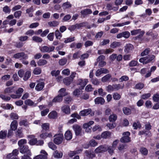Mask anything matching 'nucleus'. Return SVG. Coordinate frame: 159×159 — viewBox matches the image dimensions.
<instances>
[{
    "label": "nucleus",
    "mask_w": 159,
    "mask_h": 159,
    "mask_svg": "<svg viewBox=\"0 0 159 159\" xmlns=\"http://www.w3.org/2000/svg\"><path fill=\"white\" fill-rule=\"evenodd\" d=\"M155 58V56L152 55L151 56L148 55L146 57L141 58L139 60V61L143 64L148 63L154 60Z\"/></svg>",
    "instance_id": "f257e3e1"
},
{
    "label": "nucleus",
    "mask_w": 159,
    "mask_h": 159,
    "mask_svg": "<svg viewBox=\"0 0 159 159\" xmlns=\"http://www.w3.org/2000/svg\"><path fill=\"white\" fill-rule=\"evenodd\" d=\"M105 59V56L102 55H100L98 57L97 61L98 63V66L99 67H102L106 65V62L104 61Z\"/></svg>",
    "instance_id": "f03ea898"
},
{
    "label": "nucleus",
    "mask_w": 159,
    "mask_h": 159,
    "mask_svg": "<svg viewBox=\"0 0 159 159\" xmlns=\"http://www.w3.org/2000/svg\"><path fill=\"white\" fill-rule=\"evenodd\" d=\"M130 133L129 132H124L123 134V136L121 139L120 141L122 143L129 142L130 141V138L129 137Z\"/></svg>",
    "instance_id": "7ed1b4c3"
},
{
    "label": "nucleus",
    "mask_w": 159,
    "mask_h": 159,
    "mask_svg": "<svg viewBox=\"0 0 159 159\" xmlns=\"http://www.w3.org/2000/svg\"><path fill=\"white\" fill-rule=\"evenodd\" d=\"M106 145H101L97 148L94 150L96 153H102L106 151Z\"/></svg>",
    "instance_id": "20e7f679"
},
{
    "label": "nucleus",
    "mask_w": 159,
    "mask_h": 159,
    "mask_svg": "<svg viewBox=\"0 0 159 159\" xmlns=\"http://www.w3.org/2000/svg\"><path fill=\"white\" fill-rule=\"evenodd\" d=\"M55 48V47L53 46L48 47L46 46H44L40 48V51L43 52H48L53 51Z\"/></svg>",
    "instance_id": "39448f33"
},
{
    "label": "nucleus",
    "mask_w": 159,
    "mask_h": 159,
    "mask_svg": "<svg viewBox=\"0 0 159 159\" xmlns=\"http://www.w3.org/2000/svg\"><path fill=\"white\" fill-rule=\"evenodd\" d=\"M13 57L16 59L21 58L23 59H25L28 57V56L23 52H20L15 54Z\"/></svg>",
    "instance_id": "423d86ee"
},
{
    "label": "nucleus",
    "mask_w": 159,
    "mask_h": 159,
    "mask_svg": "<svg viewBox=\"0 0 159 159\" xmlns=\"http://www.w3.org/2000/svg\"><path fill=\"white\" fill-rule=\"evenodd\" d=\"M130 36V33L127 31H124L118 34L116 36L118 39H120L122 37H124L125 38L127 39Z\"/></svg>",
    "instance_id": "0eeeda50"
},
{
    "label": "nucleus",
    "mask_w": 159,
    "mask_h": 159,
    "mask_svg": "<svg viewBox=\"0 0 159 159\" xmlns=\"http://www.w3.org/2000/svg\"><path fill=\"white\" fill-rule=\"evenodd\" d=\"M109 71L105 68H101L96 71L95 75L96 76H99L102 74H107L109 73Z\"/></svg>",
    "instance_id": "6e6552de"
},
{
    "label": "nucleus",
    "mask_w": 159,
    "mask_h": 159,
    "mask_svg": "<svg viewBox=\"0 0 159 159\" xmlns=\"http://www.w3.org/2000/svg\"><path fill=\"white\" fill-rule=\"evenodd\" d=\"M54 139V143L57 144H59L61 143L63 140V135L61 134H59L57 135H56Z\"/></svg>",
    "instance_id": "1a4fd4ad"
},
{
    "label": "nucleus",
    "mask_w": 159,
    "mask_h": 159,
    "mask_svg": "<svg viewBox=\"0 0 159 159\" xmlns=\"http://www.w3.org/2000/svg\"><path fill=\"white\" fill-rule=\"evenodd\" d=\"M88 82V80L87 79H79L78 80L77 84L80 85L81 87L80 89H83Z\"/></svg>",
    "instance_id": "9d476101"
},
{
    "label": "nucleus",
    "mask_w": 159,
    "mask_h": 159,
    "mask_svg": "<svg viewBox=\"0 0 159 159\" xmlns=\"http://www.w3.org/2000/svg\"><path fill=\"white\" fill-rule=\"evenodd\" d=\"M20 152L22 153H26L27 154L31 155L30 150L28 149L27 146H24L20 148Z\"/></svg>",
    "instance_id": "9b49d317"
},
{
    "label": "nucleus",
    "mask_w": 159,
    "mask_h": 159,
    "mask_svg": "<svg viewBox=\"0 0 159 159\" xmlns=\"http://www.w3.org/2000/svg\"><path fill=\"white\" fill-rule=\"evenodd\" d=\"M34 136L33 135H28V137L31 139L30 140L29 143L31 145H34L37 142V139L34 138Z\"/></svg>",
    "instance_id": "f8f14e48"
},
{
    "label": "nucleus",
    "mask_w": 159,
    "mask_h": 159,
    "mask_svg": "<svg viewBox=\"0 0 159 159\" xmlns=\"http://www.w3.org/2000/svg\"><path fill=\"white\" fill-rule=\"evenodd\" d=\"M73 128L75 131L76 135H79L80 134L81 132V129L79 125H74L73 126Z\"/></svg>",
    "instance_id": "ddd939ff"
},
{
    "label": "nucleus",
    "mask_w": 159,
    "mask_h": 159,
    "mask_svg": "<svg viewBox=\"0 0 159 159\" xmlns=\"http://www.w3.org/2000/svg\"><path fill=\"white\" fill-rule=\"evenodd\" d=\"M105 101L104 98L101 97H98L96 98L94 100V102L96 104H104Z\"/></svg>",
    "instance_id": "4468645a"
},
{
    "label": "nucleus",
    "mask_w": 159,
    "mask_h": 159,
    "mask_svg": "<svg viewBox=\"0 0 159 159\" xmlns=\"http://www.w3.org/2000/svg\"><path fill=\"white\" fill-rule=\"evenodd\" d=\"M133 48L134 46L130 44H127L125 47L124 52L126 53H128Z\"/></svg>",
    "instance_id": "2eb2a0df"
},
{
    "label": "nucleus",
    "mask_w": 159,
    "mask_h": 159,
    "mask_svg": "<svg viewBox=\"0 0 159 159\" xmlns=\"http://www.w3.org/2000/svg\"><path fill=\"white\" fill-rule=\"evenodd\" d=\"M85 155L89 159H92L95 157V155L91 151L86 150L85 151Z\"/></svg>",
    "instance_id": "dca6fc26"
},
{
    "label": "nucleus",
    "mask_w": 159,
    "mask_h": 159,
    "mask_svg": "<svg viewBox=\"0 0 159 159\" xmlns=\"http://www.w3.org/2000/svg\"><path fill=\"white\" fill-rule=\"evenodd\" d=\"M91 111V110L90 109H85L81 111L80 114L81 116H86L90 114Z\"/></svg>",
    "instance_id": "f3484780"
},
{
    "label": "nucleus",
    "mask_w": 159,
    "mask_h": 159,
    "mask_svg": "<svg viewBox=\"0 0 159 159\" xmlns=\"http://www.w3.org/2000/svg\"><path fill=\"white\" fill-rule=\"evenodd\" d=\"M62 111L66 114H69L70 113V109L69 106L65 105L63 106L61 108Z\"/></svg>",
    "instance_id": "a211bd4d"
},
{
    "label": "nucleus",
    "mask_w": 159,
    "mask_h": 159,
    "mask_svg": "<svg viewBox=\"0 0 159 159\" xmlns=\"http://www.w3.org/2000/svg\"><path fill=\"white\" fill-rule=\"evenodd\" d=\"M18 126V123L16 120H14L11 123L10 125V129L14 130H16Z\"/></svg>",
    "instance_id": "6ab92c4d"
},
{
    "label": "nucleus",
    "mask_w": 159,
    "mask_h": 159,
    "mask_svg": "<svg viewBox=\"0 0 159 159\" xmlns=\"http://www.w3.org/2000/svg\"><path fill=\"white\" fill-rule=\"evenodd\" d=\"M44 84L43 82H40L38 83L35 87V89L38 91L41 90L43 88Z\"/></svg>",
    "instance_id": "aec40b11"
},
{
    "label": "nucleus",
    "mask_w": 159,
    "mask_h": 159,
    "mask_svg": "<svg viewBox=\"0 0 159 159\" xmlns=\"http://www.w3.org/2000/svg\"><path fill=\"white\" fill-rule=\"evenodd\" d=\"M124 84H113L114 90L117 91L120 89H122L124 88Z\"/></svg>",
    "instance_id": "412c9836"
},
{
    "label": "nucleus",
    "mask_w": 159,
    "mask_h": 159,
    "mask_svg": "<svg viewBox=\"0 0 159 159\" xmlns=\"http://www.w3.org/2000/svg\"><path fill=\"white\" fill-rule=\"evenodd\" d=\"M106 9L107 10H118L119 7H113L111 3H109L107 4Z\"/></svg>",
    "instance_id": "4be33fe9"
},
{
    "label": "nucleus",
    "mask_w": 159,
    "mask_h": 159,
    "mask_svg": "<svg viewBox=\"0 0 159 159\" xmlns=\"http://www.w3.org/2000/svg\"><path fill=\"white\" fill-rule=\"evenodd\" d=\"M117 115L114 114H111L109 117L108 120L111 122H114L117 119Z\"/></svg>",
    "instance_id": "5701e85b"
},
{
    "label": "nucleus",
    "mask_w": 159,
    "mask_h": 159,
    "mask_svg": "<svg viewBox=\"0 0 159 159\" xmlns=\"http://www.w3.org/2000/svg\"><path fill=\"white\" fill-rule=\"evenodd\" d=\"M111 135V133L108 131H106L103 132L101 134V137L104 139L108 138Z\"/></svg>",
    "instance_id": "b1692460"
},
{
    "label": "nucleus",
    "mask_w": 159,
    "mask_h": 159,
    "mask_svg": "<svg viewBox=\"0 0 159 159\" xmlns=\"http://www.w3.org/2000/svg\"><path fill=\"white\" fill-rule=\"evenodd\" d=\"M72 134L70 131H67L65 134V138L68 140H70L72 138Z\"/></svg>",
    "instance_id": "393cba45"
},
{
    "label": "nucleus",
    "mask_w": 159,
    "mask_h": 159,
    "mask_svg": "<svg viewBox=\"0 0 159 159\" xmlns=\"http://www.w3.org/2000/svg\"><path fill=\"white\" fill-rule=\"evenodd\" d=\"M118 148L119 151L124 152L128 148V146L126 144H121L119 146Z\"/></svg>",
    "instance_id": "a878e982"
},
{
    "label": "nucleus",
    "mask_w": 159,
    "mask_h": 159,
    "mask_svg": "<svg viewBox=\"0 0 159 159\" xmlns=\"http://www.w3.org/2000/svg\"><path fill=\"white\" fill-rule=\"evenodd\" d=\"M111 78V75L110 74H107L104 76L101 79V81L103 82H105Z\"/></svg>",
    "instance_id": "bb28decb"
},
{
    "label": "nucleus",
    "mask_w": 159,
    "mask_h": 159,
    "mask_svg": "<svg viewBox=\"0 0 159 159\" xmlns=\"http://www.w3.org/2000/svg\"><path fill=\"white\" fill-rule=\"evenodd\" d=\"M53 155L54 157L59 158L62 157L63 153L61 152H59L57 150H56L54 152Z\"/></svg>",
    "instance_id": "cd10ccee"
},
{
    "label": "nucleus",
    "mask_w": 159,
    "mask_h": 159,
    "mask_svg": "<svg viewBox=\"0 0 159 159\" xmlns=\"http://www.w3.org/2000/svg\"><path fill=\"white\" fill-rule=\"evenodd\" d=\"M15 87H8L6 88L4 90V92L5 94L12 93L14 92L15 91L13 90V89Z\"/></svg>",
    "instance_id": "c85d7f7f"
},
{
    "label": "nucleus",
    "mask_w": 159,
    "mask_h": 159,
    "mask_svg": "<svg viewBox=\"0 0 159 159\" xmlns=\"http://www.w3.org/2000/svg\"><path fill=\"white\" fill-rule=\"evenodd\" d=\"M16 136L17 138H22L23 136L22 131L21 129H18L16 132Z\"/></svg>",
    "instance_id": "c756f323"
},
{
    "label": "nucleus",
    "mask_w": 159,
    "mask_h": 159,
    "mask_svg": "<svg viewBox=\"0 0 159 159\" xmlns=\"http://www.w3.org/2000/svg\"><path fill=\"white\" fill-rule=\"evenodd\" d=\"M62 97L59 94L55 97L52 100L53 102H60L62 100Z\"/></svg>",
    "instance_id": "7c9ffc66"
},
{
    "label": "nucleus",
    "mask_w": 159,
    "mask_h": 159,
    "mask_svg": "<svg viewBox=\"0 0 159 159\" xmlns=\"http://www.w3.org/2000/svg\"><path fill=\"white\" fill-rule=\"evenodd\" d=\"M140 152L142 155L146 156L148 154V151L147 148L144 147L140 148Z\"/></svg>",
    "instance_id": "2f4dec72"
},
{
    "label": "nucleus",
    "mask_w": 159,
    "mask_h": 159,
    "mask_svg": "<svg viewBox=\"0 0 159 159\" xmlns=\"http://www.w3.org/2000/svg\"><path fill=\"white\" fill-rule=\"evenodd\" d=\"M57 113L55 111H52L49 113L48 115L49 118L54 119L57 117Z\"/></svg>",
    "instance_id": "473e14b6"
},
{
    "label": "nucleus",
    "mask_w": 159,
    "mask_h": 159,
    "mask_svg": "<svg viewBox=\"0 0 159 159\" xmlns=\"http://www.w3.org/2000/svg\"><path fill=\"white\" fill-rule=\"evenodd\" d=\"M18 154V151L17 149H15L13 151L12 153L9 154L7 155V157L8 158H10L12 155L14 156H17Z\"/></svg>",
    "instance_id": "72a5a7b5"
},
{
    "label": "nucleus",
    "mask_w": 159,
    "mask_h": 159,
    "mask_svg": "<svg viewBox=\"0 0 159 159\" xmlns=\"http://www.w3.org/2000/svg\"><path fill=\"white\" fill-rule=\"evenodd\" d=\"M123 111L124 113L126 115H130L131 113V110L127 107H124L123 108Z\"/></svg>",
    "instance_id": "f704fd0d"
},
{
    "label": "nucleus",
    "mask_w": 159,
    "mask_h": 159,
    "mask_svg": "<svg viewBox=\"0 0 159 159\" xmlns=\"http://www.w3.org/2000/svg\"><path fill=\"white\" fill-rule=\"evenodd\" d=\"M120 45L121 43L120 42H114L111 44L110 47L112 48H114L120 46Z\"/></svg>",
    "instance_id": "c9c22d12"
},
{
    "label": "nucleus",
    "mask_w": 159,
    "mask_h": 159,
    "mask_svg": "<svg viewBox=\"0 0 159 159\" xmlns=\"http://www.w3.org/2000/svg\"><path fill=\"white\" fill-rule=\"evenodd\" d=\"M47 63V61L44 59H40L37 62L38 66H41L44 65Z\"/></svg>",
    "instance_id": "e433bc0d"
},
{
    "label": "nucleus",
    "mask_w": 159,
    "mask_h": 159,
    "mask_svg": "<svg viewBox=\"0 0 159 159\" xmlns=\"http://www.w3.org/2000/svg\"><path fill=\"white\" fill-rule=\"evenodd\" d=\"M63 81L64 83L66 85H69L72 81V79L70 78L67 77L63 79Z\"/></svg>",
    "instance_id": "4c0bfd02"
},
{
    "label": "nucleus",
    "mask_w": 159,
    "mask_h": 159,
    "mask_svg": "<svg viewBox=\"0 0 159 159\" xmlns=\"http://www.w3.org/2000/svg\"><path fill=\"white\" fill-rule=\"evenodd\" d=\"M26 143V140L25 139H21L18 142V144L20 148L24 146V144Z\"/></svg>",
    "instance_id": "58836bf2"
},
{
    "label": "nucleus",
    "mask_w": 159,
    "mask_h": 159,
    "mask_svg": "<svg viewBox=\"0 0 159 159\" xmlns=\"http://www.w3.org/2000/svg\"><path fill=\"white\" fill-rule=\"evenodd\" d=\"M82 150H78L76 151H71L69 153V156L70 157H72L75 155L80 153Z\"/></svg>",
    "instance_id": "ea45409f"
},
{
    "label": "nucleus",
    "mask_w": 159,
    "mask_h": 159,
    "mask_svg": "<svg viewBox=\"0 0 159 159\" xmlns=\"http://www.w3.org/2000/svg\"><path fill=\"white\" fill-rule=\"evenodd\" d=\"M32 39L33 41L37 43H41L43 41L42 39L41 38L37 36H34L33 37Z\"/></svg>",
    "instance_id": "a19ab883"
},
{
    "label": "nucleus",
    "mask_w": 159,
    "mask_h": 159,
    "mask_svg": "<svg viewBox=\"0 0 159 159\" xmlns=\"http://www.w3.org/2000/svg\"><path fill=\"white\" fill-rule=\"evenodd\" d=\"M146 35L148 36H151L152 37V39H156L157 34H155L153 33L152 31H149L146 33Z\"/></svg>",
    "instance_id": "79ce46f5"
},
{
    "label": "nucleus",
    "mask_w": 159,
    "mask_h": 159,
    "mask_svg": "<svg viewBox=\"0 0 159 159\" xmlns=\"http://www.w3.org/2000/svg\"><path fill=\"white\" fill-rule=\"evenodd\" d=\"M72 6L71 4L69 2H67L63 3L62 6L64 9H67L70 7Z\"/></svg>",
    "instance_id": "37998d69"
},
{
    "label": "nucleus",
    "mask_w": 159,
    "mask_h": 159,
    "mask_svg": "<svg viewBox=\"0 0 159 159\" xmlns=\"http://www.w3.org/2000/svg\"><path fill=\"white\" fill-rule=\"evenodd\" d=\"M94 122L93 121H90L89 122L85 123L83 125V127L85 128H89L91 127L90 126L91 125L93 124Z\"/></svg>",
    "instance_id": "c03bdc74"
},
{
    "label": "nucleus",
    "mask_w": 159,
    "mask_h": 159,
    "mask_svg": "<svg viewBox=\"0 0 159 159\" xmlns=\"http://www.w3.org/2000/svg\"><path fill=\"white\" fill-rule=\"evenodd\" d=\"M24 103L25 105L29 106H32L34 105V102L30 99L25 100L24 102Z\"/></svg>",
    "instance_id": "a18cd8bd"
},
{
    "label": "nucleus",
    "mask_w": 159,
    "mask_h": 159,
    "mask_svg": "<svg viewBox=\"0 0 159 159\" xmlns=\"http://www.w3.org/2000/svg\"><path fill=\"white\" fill-rule=\"evenodd\" d=\"M107 147L106 151L107 150L109 153L111 155L114 153V151L115 148L111 146H108L107 145H106Z\"/></svg>",
    "instance_id": "49530a36"
},
{
    "label": "nucleus",
    "mask_w": 159,
    "mask_h": 159,
    "mask_svg": "<svg viewBox=\"0 0 159 159\" xmlns=\"http://www.w3.org/2000/svg\"><path fill=\"white\" fill-rule=\"evenodd\" d=\"M7 131H1L0 132V139H4L5 138L7 135Z\"/></svg>",
    "instance_id": "de8ad7c7"
},
{
    "label": "nucleus",
    "mask_w": 159,
    "mask_h": 159,
    "mask_svg": "<svg viewBox=\"0 0 159 159\" xmlns=\"http://www.w3.org/2000/svg\"><path fill=\"white\" fill-rule=\"evenodd\" d=\"M144 86L143 83H139L135 85L134 88L136 89H141L143 88Z\"/></svg>",
    "instance_id": "09e8293b"
},
{
    "label": "nucleus",
    "mask_w": 159,
    "mask_h": 159,
    "mask_svg": "<svg viewBox=\"0 0 159 159\" xmlns=\"http://www.w3.org/2000/svg\"><path fill=\"white\" fill-rule=\"evenodd\" d=\"M66 89L64 88L61 89L59 91V95L62 96H64L67 95V93L65 92Z\"/></svg>",
    "instance_id": "8fccbe9b"
},
{
    "label": "nucleus",
    "mask_w": 159,
    "mask_h": 159,
    "mask_svg": "<svg viewBox=\"0 0 159 159\" xmlns=\"http://www.w3.org/2000/svg\"><path fill=\"white\" fill-rule=\"evenodd\" d=\"M92 12V11H81V15L84 17L87 15L91 13Z\"/></svg>",
    "instance_id": "3c124183"
},
{
    "label": "nucleus",
    "mask_w": 159,
    "mask_h": 159,
    "mask_svg": "<svg viewBox=\"0 0 159 159\" xmlns=\"http://www.w3.org/2000/svg\"><path fill=\"white\" fill-rule=\"evenodd\" d=\"M67 62V59L66 58H63L60 59L59 61V63L60 65L63 66L65 65Z\"/></svg>",
    "instance_id": "603ef678"
},
{
    "label": "nucleus",
    "mask_w": 159,
    "mask_h": 159,
    "mask_svg": "<svg viewBox=\"0 0 159 159\" xmlns=\"http://www.w3.org/2000/svg\"><path fill=\"white\" fill-rule=\"evenodd\" d=\"M40 136L41 138H46L47 137H50L52 136V135L51 133H45L41 134L40 135Z\"/></svg>",
    "instance_id": "864d4df0"
},
{
    "label": "nucleus",
    "mask_w": 159,
    "mask_h": 159,
    "mask_svg": "<svg viewBox=\"0 0 159 159\" xmlns=\"http://www.w3.org/2000/svg\"><path fill=\"white\" fill-rule=\"evenodd\" d=\"M34 159H48V157L46 155L43 156V154H40L35 156Z\"/></svg>",
    "instance_id": "5fc2aeb1"
},
{
    "label": "nucleus",
    "mask_w": 159,
    "mask_h": 159,
    "mask_svg": "<svg viewBox=\"0 0 159 159\" xmlns=\"http://www.w3.org/2000/svg\"><path fill=\"white\" fill-rule=\"evenodd\" d=\"M48 24L50 26H56L59 24V22L57 21H54L48 22Z\"/></svg>",
    "instance_id": "6e6d98bb"
},
{
    "label": "nucleus",
    "mask_w": 159,
    "mask_h": 159,
    "mask_svg": "<svg viewBox=\"0 0 159 159\" xmlns=\"http://www.w3.org/2000/svg\"><path fill=\"white\" fill-rule=\"evenodd\" d=\"M72 98L70 96H67L64 99V102L66 104L69 103L72 100Z\"/></svg>",
    "instance_id": "4d7b16f0"
},
{
    "label": "nucleus",
    "mask_w": 159,
    "mask_h": 159,
    "mask_svg": "<svg viewBox=\"0 0 159 159\" xmlns=\"http://www.w3.org/2000/svg\"><path fill=\"white\" fill-rule=\"evenodd\" d=\"M41 72V69L39 67H37L34 69L33 71V73L35 75H39Z\"/></svg>",
    "instance_id": "13d9d810"
},
{
    "label": "nucleus",
    "mask_w": 159,
    "mask_h": 159,
    "mask_svg": "<svg viewBox=\"0 0 159 159\" xmlns=\"http://www.w3.org/2000/svg\"><path fill=\"white\" fill-rule=\"evenodd\" d=\"M10 118L12 120L13 119H18V116L16 113H12L10 115Z\"/></svg>",
    "instance_id": "bf43d9fd"
},
{
    "label": "nucleus",
    "mask_w": 159,
    "mask_h": 159,
    "mask_svg": "<svg viewBox=\"0 0 159 159\" xmlns=\"http://www.w3.org/2000/svg\"><path fill=\"white\" fill-rule=\"evenodd\" d=\"M24 91V89L21 88H19L16 91V94L20 96V98L21 97L22 93Z\"/></svg>",
    "instance_id": "052dcab7"
},
{
    "label": "nucleus",
    "mask_w": 159,
    "mask_h": 159,
    "mask_svg": "<svg viewBox=\"0 0 159 159\" xmlns=\"http://www.w3.org/2000/svg\"><path fill=\"white\" fill-rule=\"evenodd\" d=\"M129 77L126 75H124L122 76L119 79V82H122L123 81H126L129 80Z\"/></svg>",
    "instance_id": "680f3d73"
},
{
    "label": "nucleus",
    "mask_w": 159,
    "mask_h": 159,
    "mask_svg": "<svg viewBox=\"0 0 159 159\" xmlns=\"http://www.w3.org/2000/svg\"><path fill=\"white\" fill-rule=\"evenodd\" d=\"M31 73L29 71H27L26 72L25 76L23 79L25 80H27L30 76Z\"/></svg>",
    "instance_id": "e2e57ef3"
},
{
    "label": "nucleus",
    "mask_w": 159,
    "mask_h": 159,
    "mask_svg": "<svg viewBox=\"0 0 159 159\" xmlns=\"http://www.w3.org/2000/svg\"><path fill=\"white\" fill-rule=\"evenodd\" d=\"M150 50L149 48H147L143 52L141 53V55L142 56L148 55L150 52Z\"/></svg>",
    "instance_id": "0e129e2a"
},
{
    "label": "nucleus",
    "mask_w": 159,
    "mask_h": 159,
    "mask_svg": "<svg viewBox=\"0 0 159 159\" xmlns=\"http://www.w3.org/2000/svg\"><path fill=\"white\" fill-rule=\"evenodd\" d=\"M29 124L28 122L26 120H22L19 122V125L21 126L24 125L25 126H27Z\"/></svg>",
    "instance_id": "69168bd1"
},
{
    "label": "nucleus",
    "mask_w": 159,
    "mask_h": 159,
    "mask_svg": "<svg viewBox=\"0 0 159 159\" xmlns=\"http://www.w3.org/2000/svg\"><path fill=\"white\" fill-rule=\"evenodd\" d=\"M98 143L95 141L94 140L92 139L91 140L89 143V144L91 146L95 147L97 145Z\"/></svg>",
    "instance_id": "338daca9"
},
{
    "label": "nucleus",
    "mask_w": 159,
    "mask_h": 159,
    "mask_svg": "<svg viewBox=\"0 0 159 159\" xmlns=\"http://www.w3.org/2000/svg\"><path fill=\"white\" fill-rule=\"evenodd\" d=\"M153 100L155 102L159 101V94L157 93L153 95Z\"/></svg>",
    "instance_id": "774afa93"
}]
</instances>
